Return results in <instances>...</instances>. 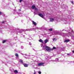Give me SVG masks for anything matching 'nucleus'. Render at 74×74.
<instances>
[{"label":"nucleus","mask_w":74,"mask_h":74,"mask_svg":"<svg viewBox=\"0 0 74 74\" xmlns=\"http://www.w3.org/2000/svg\"><path fill=\"white\" fill-rule=\"evenodd\" d=\"M50 22H53L55 20V18H50Z\"/></svg>","instance_id":"6"},{"label":"nucleus","mask_w":74,"mask_h":74,"mask_svg":"<svg viewBox=\"0 0 74 74\" xmlns=\"http://www.w3.org/2000/svg\"><path fill=\"white\" fill-rule=\"evenodd\" d=\"M28 56H29V55H28Z\"/></svg>","instance_id":"44"},{"label":"nucleus","mask_w":74,"mask_h":74,"mask_svg":"<svg viewBox=\"0 0 74 74\" xmlns=\"http://www.w3.org/2000/svg\"><path fill=\"white\" fill-rule=\"evenodd\" d=\"M43 14H44V12H42V14H39L38 15L40 16V17H41V18H44V16H43Z\"/></svg>","instance_id":"5"},{"label":"nucleus","mask_w":74,"mask_h":74,"mask_svg":"<svg viewBox=\"0 0 74 74\" xmlns=\"http://www.w3.org/2000/svg\"><path fill=\"white\" fill-rule=\"evenodd\" d=\"M69 34H70L69 35H71V34H70V33H69Z\"/></svg>","instance_id":"30"},{"label":"nucleus","mask_w":74,"mask_h":74,"mask_svg":"<svg viewBox=\"0 0 74 74\" xmlns=\"http://www.w3.org/2000/svg\"><path fill=\"white\" fill-rule=\"evenodd\" d=\"M39 42H43V41L42 39H40L39 40Z\"/></svg>","instance_id":"15"},{"label":"nucleus","mask_w":74,"mask_h":74,"mask_svg":"<svg viewBox=\"0 0 74 74\" xmlns=\"http://www.w3.org/2000/svg\"><path fill=\"white\" fill-rule=\"evenodd\" d=\"M18 11H21V9H19L18 10Z\"/></svg>","instance_id":"34"},{"label":"nucleus","mask_w":74,"mask_h":74,"mask_svg":"<svg viewBox=\"0 0 74 74\" xmlns=\"http://www.w3.org/2000/svg\"><path fill=\"white\" fill-rule=\"evenodd\" d=\"M32 9H34L35 8V10L36 11H38V9L36 8V6H35V5H32Z\"/></svg>","instance_id":"3"},{"label":"nucleus","mask_w":74,"mask_h":74,"mask_svg":"<svg viewBox=\"0 0 74 74\" xmlns=\"http://www.w3.org/2000/svg\"><path fill=\"white\" fill-rule=\"evenodd\" d=\"M71 37L72 38H73V39L74 38V36L72 35H71Z\"/></svg>","instance_id":"19"},{"label":"nucleus","mask_w":74,"mask_h":74,"mask_svg":"<svg viewBox=\"0 0 74 74\" xmlns=\"http://www.w3.org/2000/svg\"><path fill=\"white\" fill-rule=\"evenodd\" d=\"M67 55H70V53H67Z\"/></svg>","instance_id":"31"},{"label":"nucleus","mask_w":74,"mask_h":74,"mask_svg":"<svg viewBox=\"0 0 74 74\" xmlns=\"http://www.w3.org/2000/svg\"><path fill=\"white\" fill-rule=\"evenodd\" d=\"M32 56H33L34 57V56H33V55Z\"/></svg>","instance_id":"39"},{"label":"nucleus","mask_w":74,"mask_h":74,"mask_svg":"<svg viewBox=\"0 0 74 74\" xmlns=\"http://www.w3.org/2000/svg\"><path fill=\"white\" fill-rule=\"evenodd\" d=\"M48 42V40L47 39H46L45 40V43H47V42Z\"/></svg>","instance_id":"14"},{"label":"nucleus","mask_w":74,"mask_h":74,"mask_svg":"<svg viewBox=\"0 0 74 74\" xmlns=\"http://www.w3.org/2000/svg\"><path fill=\"white\" fill-rule=\"evenodd\" d=\"M23 65H24V67H28V65H27V64H25L23 63Z\"/></svg>","instance_id":"10"},{"label":"nucleus","mask_w":74,"mask_h":74,"mask_svg":"<svg viewBox=\"0 0 74 74\" xmlns=\"http://www.w3.org/2000/svg\"><path fill=\"white\" fill-rule=\"evenodd\" d=\"M55 61L54 60H52V62H55Z\"/></svg>","instance_id":"36"},{"label":"nucleus","mask_w":74,"mask_h":74,"mask_svg":"<svg viewBox=\"0 0 74 74\" xmlns=\"http://www.w3.org/2000/svg\"><path fill=\"white\" fill-rule=\"evenodd\" d=\"M32 22L33 25H34V26L37 25V23H36L34 21H32Z\"/></svg>","instance_id":"8"},{"label":"nucleus","mask_w":74,"mask_h":74,"mask_svg":"<svg viewBox=\"0 0 74 74\" xmlns=\"http://www.w3.org/2000/svg\"><path fill=\"white\" fill-rule=\"evenodd\" d=\"M44 63H40L38 64V66H44Z\"/></svg>","instance_id":"2"},{"label":"nucleus","mask_w":74,"mask_h":74,"mask_svg":"<svg viewBox=\"0 0 74 74\" xmlns=\"http://www.w3.org/2000/svg\"><path fill=\"white\" fill-rule=\"evenodd\" d=\"M33 30V29L30 28L29 29H26L24 30L25 31H32Z\"/></svg>","instance_id":"7"},{"label":"nucleus","mask_w":74,"mask_h":74,"mask_svg":"<svg viewBox=\"0 0 74 74\" xmlns=\"http://www.w3.org/2000/svg\"><path fill=\"white\" fill-rule=\"evenodd\" d=\"M35 29H37V30H38V29H39V28L38 27H36Z\"/></svg>","instance_id":"23"},{"label":"nucleus","mask_w":74,"mask_h":74,"mask_svg":"<svg viewBox=\"0 0 74 74\" xmlns=\"http://www.w3.org/2000/svg\"><path fill=\"white\" fill-rule=\"evenodd\" d=\"M34 74H36V72L35 71H34Z\"/></svg>","instance_id":"29"},{"label":"nucleus","mask_w":74,"mask_h":74,"mask_svg":"<svg viewBox=\"0 0 74 74\" xmlns=\"http://www.w3.org/2000/svg\"><path fill=\"white\" fill-rule=\"evenodd\" d=\"M69 31V30H68V31Z\"/></svg>","instance_id":"41"},{"label":"nucleus","mask_w":74,"mask_h":74,"mask_svg":"<svg viewBox=\"0 0 74 74\" xmlns=\"http://www.w3.org/2000/svg\"><path fill=\"white\" fill-rule=\"evenodd\" d=\"M41 47H42V45H41Z\"/></svg>","instance_id":"42"},{"label":"nucleus","mask_w":74,"mask_h":74,"mask_svg":"<svg viewBox=\"0 0 74 74\" xmlns=\"http://www.w3.org/2000/svg\"><path fill=\"white\" fill-rule=\"evenodd\" d=\"M14 73H15V74H17V73H18V71L16 70H14Z\"/></svg>","instance_id":"13"},{"label":"nucleus","mask_w":74,"mask_h":74,"mask_svg":"<svg viewBox=\"0 0 74 74\" xmlns=\"http://www.w3.org/2000/svg\"><path fill=\"white\" fill-rule=\"evenodd\" d=\"M6 41H7V40H3V43H5V42H6Z\"/></svg>","instance_id":"16"},{"label":"nucleus","mask_w":74,"mask_h":74,"mask_svg":"<svg viewBox=\"0 0 74 74\" xmlns=\"http://www.w3.org/2000/svg\"><path fill=\"white\" fill-rule=\"evenodd\" d=\"M53 49H56V47H54L53 48Z\"/></svg>","instance_id":"27"},{"label":"nucleus","mask_w":74,"mask_h":74,"mask_svg":"<svg viewBox=\"0 0 74 74\" xmlns=\"http://www.w3.org/2000/svg\"><path fill=\"white\" fill-rule=\"evenodd\" d=\"M23 0H20V3H21V2H22V1Z\"/></svg>","instance_id":"28"},{"label":"nucleus","mask_w":74,"mask_h":74,"mask_svg":"<svg viewBox=\"0 0 74 74\" xmlns=\"http://www.w3.org/2000/svg\"><path fill=\"white\" fill-rule=\"evenodd\" d=\"M24 56H26V54H24Z\"/></svg>","instance_id":"37"},{"label":"nucleus","mask_w":74,"mask_h":74,"mask_svg":"<svg viewBox=\"0 0 74 74\" xmlns=\"http://www.w3.org/2000/svg\"><path fill=\"white\" fill-rule=\"evenodd\" d=\"M15 55L16 56V58L17 60V59H19V58L18 57V54L17 53Z\"/></svg>","instance_id":"11"},{"label":"nucleus","mask_w":74,"mask_h":74,"mask_svg":"<svg viewBox=\"0 0 74 74\" xmlns=\"http://www.w3.org/2000/svg\"><path fill=\"white\" fill-rule=\"evenodd\" d=\"M71 32L72 33V34H74V32L73 31V29L71 30Z\"/></svg>","instance_id":"18"},{"label":"nucleus","mask_w":74,"mask_h":74,"mask_svg":"<svg viewBox=\"0 0 74 74\" xmlns=\"http://www.w3.org/2000/svg\"><path fill=\"white\" fill-rule=\"evenodd\" d=\"M34 14H35V15H37V13H36V12H35V11H34Z\"/></svg>","instance_id":"20"},{"label":"nucleus","mask_w":74,"mask_h":74,"mask_svg":"<svg viewBox=\"0 0 74 74\" xmlns=\"http://www.w3.org/2000/svg\"><path fill=\"white\" fill-rule=\"evenodd\" d=\"M43 49L45 50V49H46L47 51H49L51 49L49 47L47 46H44L43 47Z\"/></svg>","instance_id":"1"},{"label":"nucleus","mask_w":74,"mask_h":74,"mask_svg":"<svg viewBox=\"0 0 74 74\" xmlns=\"http://www.w3.org/2000/svg\"><path fill=\"white\" fill-rule=\"evenodd\" d=\"M59 60V59L57 58L56 59V61H58Z\"/></svg>","instance_id":"26"},{"label":"nucleus","mask_w":74,"mask_h":74,"mask_svg":"<svg viewBox=\"0 0 74 74\" xmlns=\"http://www.w3.org/2000/svg\"><path fill=\"white\" fill-rule=\"evenodd\" d=\"M38 73L39 74H41V71H39L38 72Z\"/></svg>","instance_id":"24"},{"label":"nucleus","mask_w":74,"mask_h":74,"mask_svg":"<svg viewBox=\"0 0 74 74\" xmlns=\"http://www.w3.org/2000/svg\"><path fill=\"white\" fill-rule=\"evenodd\" d=\"M2 14V12H0V14Z\"/></svg>","instance_id":"35"},{"label":"nucleus","mask_w":74,"mask_h":74,"mask_svg":"<svg viewBox=\"0 0 74 74\" xmlns=\"http://www.w3.org/2000/svg\"><path fill=\"white\" fill-rule=\"evenodd\" d=\"M53 30L51 28L49 29V31H52Z\"/></svg>","instance_id":"21"},{"label":"nucleus","mask_w":74,"mask_h":74,"mask_svg":"<svg viewBox=\"0 0 74 74\" xmlns=\"http://www.w3.org/2000/svg\"><path fill=\"white\" fill-rule=\"evenodd\" d=\"M70 41V40H66L64 41V42H68Z\"/></svg>","instance_id":"12"},{"label":"nucleus","mask_w":74,"mask_h":74,"mask_svg":"<svg viewBox=\"0 0 74 74\" xmlns=\"http://www.w3.org/2000/svg\"><path fill=\"white\" fill-rule=\"evenodd\" d=\"M54 33L55 35H58L59 33V32L56 31L54 32Z\"/></svg>","instance_id":"9"},{"label":"nucleus","mask_w":74,"mask_h":74,"mask_svg":"<svg viewBox=\"0 0 74 74\" xmlns=\"http://www.w3.org/2000/svg\"><path fill=\"white\" fill-rule=\"evenodd\" d=\"M71 3H72V4H73V1H71Z\"/></svg>","instance_id":"33"},{"label":"nucleus","mask_w":74,"mask_h":74,"mask_svg":"<svg viewBox=\"0 0 74 74\" xmlns=\"http://www.w3.org/2000/svg\"><path fill=\"white\" fill-rule=\"evenodd\" d=\"M53 40L54 41H56V38H54L53 39Z\"/></svg>","instance_id":"17"},{"label":"nucleus","mask_w":74,"mask_h":74,"mask_svg":"<svg viewBox=\"0 0 74 74\" xmlns=\"http://www.w3.org/2000/svg\"><path fill=\"white\" fill-rule=\"evenodd\" d=\"M21 49H23V46H21Z\"/></svg>","instance_id":"25"},{"label":"nucleus","mask_w":74,"mask_h":74,"mask_svg":"<svg viewBox=\"0 0 74 74\" xmlns=\"http://www.w3.org/2000/svg\"><path fill=\"white\" fill-rule=\"evenodd\" d=\"M29 45H32V44H31V43H30V42H29Z\"/></svg>","instance_id":"32"},{"label":"nucleus","mask_w":74,"mask_h":74,"mask_svg":"<svg viewBox=\"0 0 74 74\" xmlns=\"http://www.w3.org/2000/svg\"><path fill=\"white\" fill-rule=\"evenodd\" d=\"M64 30L63 29L62 30V31H64Z\"/></svg>","instance_id":"40"},{"label":"nucleus","mask_w":74,"mask_h":74,"mask_svg":"<svg viewBox=\"0 0 74 74\" xmlns=\"http://www.w3.org/2000/svg\"><path fill=\"white\" fill-rule=\"evenodd\" d=\"M5 22V21H3L1 22L2 23H4Z\"/></svg>","instance_id":"22"},{"label":"nucleus","mask_w":74,"mask_h":74,"mask_svg":"<svg viewBox=\"0 0 74 74\" xmlns=\"http://www.w3.org/2000/svg\"><path fill=\"white\" fill-rule=\"evenodd\" d=\"M17 60H18L19 62L21 63V64H23L24 63L23 62V60H22L21 59H19V58L17 59Z\"/></svg>","instance_id":"4"},{"label":"nucleus","mask_w":74,"mask_h":74,"mask_svg":"<svg viewBox=\"0 0 74 74\" xmlns=\"http://www.w3.org/2000/svg\"><path fill=\"white\" fill-rule=\"evenodd\" d=\"M61 35H63V34H61Z\"/></svg>","instance_id":"43"},{"label":"nucleus","mask_w":74,"mask_h":74,"mask_svg":"<svg viewBox=\"0 0 74 74\" xmlns=\"http://www.w3.org/2000/svg\"><path fill=\"white\" fill-rule=\"evenodd\" d=\"M15 10H14V11H15Z\"/></svg>","instance_id":"38"}]
</instances>
